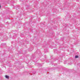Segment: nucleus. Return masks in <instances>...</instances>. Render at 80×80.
<instances>
[{"label":"nucleus","instance_id":"f257e3e1","mask_svg":"<svg viewBox=\"0 0 80 80\" xmlns=\"http://www.w3.org/2000/svg\"><path fill=\"white\" fill-rule=\"evenodd\" d=\"M5 77L6 78H8H8H9V76L7 75H6Z\"/></svg>","mask_w":80,"mask_h":80},{"label":"nucleus","instance_id":"f03ea898","mask_svg":"<svg viewBox=\"0 0 80 80\" xmlns=\"http://www.w3.org/2000/svg\"><path fill=\"white\" fill-rule=\"evenodd\" d=\"M78 56H76L75 57V58H78Z\"/></svg>","mask_w":80,"mask_h":80},{"label":"nucleus","instance_id":"7ed1b4c3","mask_svg":"<svg viewBox=\"0 0 80 80\" xmlns=\"http://www.w3.org/2000/svg\"><path fill=\"white\" fill-rule=\"evenodd\" d=\"M1 7V5H0V8Z\"/></svg>","mask_w":80,"mask_h":80}]
</instances>
